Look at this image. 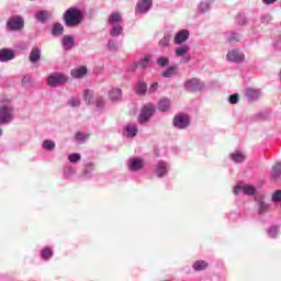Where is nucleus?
Listing matches in <instances>:
<instances>
[{
    "mask_svg": "<svg viewBox=\"0 0 281 281\" xmlns=\"http://www.w3.org/2000/svg\"><path fill=\"white\" fill-rule=\"evenodd\" d=\"M228 43H240L243 41V35L240 33L233 32L227 37Z\"/></svg>",
    "mask_w": 281,
    "mask_h": 281,
    "instance_id": "nucleus-32",
    "label": "nucleus"
},
{
    "mask_svg": "<svg viewBox=\"0 0 281 281\" xmlns=\"http://www.w3.org/2000/svg\"><path fill=\"white\" fill-rule=\"evenodd\" d=\"M105 104H106V100H104V98L102 97L97 98V101H95L97 109H104Z\"/></svg>",
    "mask_w": 281,
    "mask_h": 281,
    "instance_id": "nucleus-50",
    "label": "nucleus"
},
{
    "mask_svg": "<svg viewBox=\"0 0 281 281\" xmlns=\"http://www.w3.org/2000/svg\"><path fill=\"white\" fill-rule=\"evenodd\" d=\"M15 56L14 50L10 48L0 49V63H10V60H14Z\"/></svg>",
    "mask_w": 281,
    "mask_h": 281,
    "instance_id": "nucleus-15",
    "label": "nucleus"
},
{
    "mask_svg": "<svg viewBox=\"0 0 281 281\" xmlns=\"http://www.w3.org/2000/svg\"><path fill=\"white\" fill-rule=\"evenodd\" d=\"M35 19L40 23H47V21L49 19V11H47V10L37 11L35 13Z\"/></svg>",
    "mask_w": 281,
    "mask_h": 281,
    "instance_id": "nucleus-25",
    "label": "nucleus"
},
{
    "mask_svg": "<svg viewBox=\"0 0 281 281\" xmlns=\"http://www.w3.org/2000/svg\"><path fill=\"white\" fill-rule=\"evenodd\" d=\"M159 89V83L158 82H154L151 83V86L147 89V93L153 94V93H157V90Z\"/></svg>",
    "mask_w": 281,
    "mask_h": 281,
    "instance_id": "nucleus-52",
    "label": "nucleus"
},
{
    "mask_svg": "<svg viewBox=\"0 0 281 281\" xmlns=\"http://www.w3.org/2000/svg\"><path fill=\"white\" fill-rule=\"evenodd\" d=\"M42 148L44 150H47L48 153H52V150H54V148H56V142H54L52 139H45L42 144Z\"/></svg>",
    "mask_w": 281,
    "mask_h": 281,
    "instance_id": "nucleus-28",
    "label": "nucleus"
},
{
    "mask_svg": "<svg viewBox=\"0 0 281 281\" xmlns=\"http://www.w3.org/2000/svg\"><path fill=\"white\" fill-rule=\"evenodd\" d=\"M69 106L72 108H78L80 106V98L78 97H72L69 101H68Z\"/></svg>",
    "mask_w": 281,
    "mask_h": 281,
    "instance_id": "nucleus-47",
    "label": "nucleus"
},
{
    "mask_svg": "<svg viewBox=\"0 0 281 281\" xmlns=\"http://www.w3.org/2000/svg\"><path fill=\"white\" fill-rule=\"evenodd\" d=\"M93 170H95V165H93V162H89L86 165L85 169H83V176L86 177V179H90L91 172H93Z\"/></svg>",
    "mask_w": 281,
    "mask_h": 281,
    "instance_id": "nucleus-33",
    "label": "nucleus"
},
{
    "mask_svg": "<svg viewBox=\"0 0 281 281\" xmlns=\"http://www.w3.org/2000/svg\"><path fill=\"white\" fill-rule=\"evenodd\" d=\"M108 47L110 52H117L120 49V45L117 44V40H110L108 43Z\"/></svg>",
    "mask_w": 281,
    "mask_h": 281,
    "instance_id": "nucleus-42",
    "label": "nucleus"
},
{
    "mask_svg": "<svg viewBox=\"0 0 281 281\" xmlns=\"http://www.w3.org/2000/svg\"><path fill=\"white\" fill-rule=\"evenodd\" d=\"M83 100H85V102H87V104H91V102L93 100V91L86 90L83 92Z\"/></svg>",
    "mask_w": 281,
    "mask_h": 281,
    "instance_id": "nucleus-43",
    "label": "nucleus"
},
{
    "mask_svg": "<svg viewBox=\"0 0 281 281\" xmlns=\"http://www.w3.org/2000/svg\"><path fill=\"white\" fill-rule=\"evenodd\" d=\"M64 175L67 178L74 177V175H76V169H74V167H71V166H66L64 168Z\"/></svg>",
    "mask_w": 281,
    "mask_h": 281,
    "instance_id": "nucleus-45",
    "label": "nucleus"
},
{
    "mask_svg": "<svg viewBox=\"0 0 281 281\" xmlns=\"http://www.w3.org/2000/svg\"><path fill=\"white\" fill-rule=\"evenodd\" d=\"M155 115V105L153 103H148L147 105L143 106L140 113L137 117L138 123L146 124L150 121V117Z\"/></svg>",
    "mask_w": 281,
    "mask_h": 281,
    "instance_id": "nucleus-6",
    "label": "nucleus"
},
{
    "mask_svg": "<svg viewBox=\"0 0 281 281\" xmlns=\"http://www.w3.org/2000/svg\"><path fill=\"white\" fill-rule=\"evenodd\" d=\"M81 156L80 154H70L68 156V160L70 161V164H78V161H80Z\"/></svg>",
    "mask_w": 281,
    "mask_h": 281,
    "instance_id": "nucleus-48",
    "label": "nucleus"
},
{
    "mask_svg": "<svg viewBox=\"0 0 281 281\" xmlns=\"http://www.w3.org/2000/svg\"><path fill=\"white\" fill-rule=\"evenodd\" d=\"M272 203H280L281 201V190H277L271 198Z\"/></svg>",
    "mask_w": 281,
    "mask_h": 281,
    "instance_id": "nucleus-51",
    "label": "nucleus"
},
{
    "mask_svg": "<svg viewBox=\"0 0 281 281\" xmlns=\"http://www.w3.org/2000/svg\"><path fill=\"white\" fill-rule=\"evenodd\" d=\"M235 23L236 25H240V26L247 25V16H245V14L243 13L237 14L235 18Z\"/></svg>",
    "mask_w": 281,
    "mask_h": 281,
    "instance_id": "nucleus-37",
    "label": "nucleus"
},
{
    "mask_svg": "<svg viewBox=\"0 0 281 281\" xmlns=\"http://www.w3.org/2000/svg\"><path fill=\"white\" fill-rule=\"evenodd\" d=\"M83 14L78 8H69L64 13V21L67 27H76L82 23Z\"/></svg>",
    "mask_w": 281,
    "mask_h": 281,
    "instance_id": "nucleus-2",
    "label": "nucleus"
},
{
    "mask_svg": "<svg viewBox=\"0 0 281 281\" xmlns=\"http://www.w3.org/2000/svg\"><path fill=\"white\" fill-rule=\"evenodd\" d=\"M108 25L110 26V36H112V38H117V36H122L124 33L122 15L119 12H114L110 15Z\"/></svg>",
    "mask_w": 281,
    "mask_h": 281,
    "instance_id": "nucleus-1",
    "label": "nucleus"
},
{
    "mask_svg": "<svg viewBox=\"0 0 281 281\" xmlns=\"http://www.w3.org/2000/svg\"><path fill=\"white\" fill-rule=\"evenodd\" d=\"M269 238H277L278 237V226H271L268 231Z\"/></svg>",
    "mask_w": 281,
    "mask_h": 281,
    "instance_id": "nucleus-49",
    "label": "nucleus"
},
{
    "mask_svg": "<svg viewBox=\"0 0 281 281\" xmlns=\"http://www.w3.org/2000/svg\"><path fill=\"white\" fill-rule=\"evenodd\" d=\"M72 78H85L87 76V66H78L70 71Z\"/></svg>",
    "mask_w": 281,
    "mask_h": 281,
    "instance_id": "nucleus-23",
    "label": "nucleus"
},
{
    "mask_svg": "<svg viewBox=\"0 0 281 281\" xmlns=\"http://www.w3.org/2000/svg\"><path fill=\"white\" fill-rule=\"evenodd\" d=\"M76 41L74 40V37L71 35H65L61 38V45L64 47V49H66V52H69V49H71L75 45Z\"/></svg>",
    "mask_w": 281,
    "mask_h": 281,
    "instance_id": "nucleus-22",
    "label": "nucleus"
},
{
    "mask_svg": "<svg viewBox=\"0 0 281 281\" xmlns=\"http://www.w3.org/2000/svg\"><path fill=\"white\" fill-rule=\"evenodd\" d=\"M188 52H190V46L182 45L180 47H177L175 49L176 56L180 57L183 65H188L190 63V59L192 58L190 55H188Z\"/></svg>",
    "mask_w": 281,
    "mask_h": 281,
    "instance_id": "nucleus-10",
    "label": "nucleus"
},
{
    "mask_svg": "<svg viewBox=\"0 0 281 281\" xmlns=\"http://www.w3.org/2000/svg\"><path fill=\"white\" fill-rule=\"evenodd\" d=\"M272 21H273V18L269 13L260 15V22L263 25H269V23H271Z\"/></svg>",
    "mask_w": 281,
    "mask_h": 281,
    "instance_id": "nucleus-41",
    "label": "nucleus"
},
{
    "mask_svg": "<svg viewBox=\"0 0 281 281\" xmlns=\"http://www.w3.org/2000/svg\"><path fill=\"white\" fill-rule=\"evenodd\" d=\"M67 80H68L67 76L55 72L48 77L47 83H48V87H58L60 85H65Z\"/></svg>",
    "mask_w": 281,
    "mask_h": 281,
    "instance_id": "nucleus-9",
    "label": "nucleus"
},
{
    "mask_svg": "<svg viewBox=\"0 0 281 281\" xmlns=\"http://www.w3.org/2000/svg\"><path fill=\"white\" fill-rule=\"evenodd\" d=\"M150 8H153V0H138L136 4V12L139 14H146Z\"/></svg>",
    "mask_w": 281,
    "mask_h": 281,
    "instance_id": "nucleus-13",
    "label": "nucleus"
},
{
    "mask_svg": "<svg viewBox=\"0 0 281 281\" xmlns=\"http://www.w3.org/2000/svg\"><path fill=\"white\" fill-rule=\"evenodd\" d=\"M212 7L210 5V1H202L199 5V10L202 14H205V12H210V9Z\"/></svg>",
    "mask_w": 281,
    "mask_h": 281,
    "instance_id": "nucleus-38",
    "label": "nucleus"
},
{
    "mask_svg": "<svg viewBox=\"0 0 281 281\" xmlns=\"http://www.w3.org/2000/svg\"><path fill=\"white\" fill-rule=\"evenodd\" d=\"M3 135V130L0 127V137Z\"/></svg>",
    "mask_w": 281,
    "mask_h": 281,
    "instance_id": "nucleus-56",
    "label": "nucleus"
},
{
    "mask_svg": "<svg viewBox=\"0 0 281 281\" xmlns=\"http://www.w3.org/2000/svg\"><path fill=\"white\" fill-rule=\"evenodd\" d=\"M172 38V35L170 33H165L164 37L159 41V47L162 49L165 47H168L170 45V40Z\"/></svg>",
    "mask_w": 281,
    "mask_h": 281,
    "instance_id": "nucleus-31",
    "label": "nucleus"
},
{
    "mask_svg": "<svg viewBox=\"0 0 281 281\" xmlns=\"http://www.w3.org/2000/svg\"><path fill=\"white\" fill-rule=\"evenodd\" d=\"M157 65L158 67H168V65H170V59H168L166 56H160L157 59Z\"/></svg>",
    "mask_w": 281,
    "mask_h": 281,
    "instance_id": "nucleus-39",
    "label": "nucleus"
},
{
    "mask_svg": "<svg viewBox=\"0 0 281 281\" xmlns=\"http://www.w3.org/2000/svg\"><path fill=\"white\" fill-rule=\"evenodd\" d=\"M149 64H150V57L146 56L145 58L138 61L137 67H140V69H146V67H148Z\"/></svg>",
    "mask_w": 281,
    "mask_h": 281,
    "instance_id": "nucleus-44",
    "label": "nucleus"
},
{
    "mask_svg": "<svg viewBox=\"0 0 281 281\" xmlns=\"http://www.w3.org/2000/svg\"><path fill=\"white\" fill-rule=\"evenodd\" d=\"M108 98L111 102H122V89L120 88H112L108 92Z\"/></svg>",
    "mask_w": 281,
    "mask_h": 281,
    "instance_id": "nucleus-18",
    "label": "nucleus"
},
{
    "mask_svg": "<svg viewBox=\"0 0 281 281\" xmlns=\"http://www.w3.org/2000/svg\"><path fill=\"white\" fill-rule=\"evenodd\" d=\"M245 95L248 102H257V100H260V95H262V92H260L259 89L247 88L245 91Z\"/></svg>",
    "mask_w": 281,
    "mask_h": 281,
    "instance_id": "nucleus-16",
    "label": "nucleus"
},
{
    "mask_svg": "<svg viewBox=\"0 0 281 281\" xmlns=\"http://www.w3.org/2000/svg\"><path fill=\"white\" fill-rule=\"evenodd\" d=\"M86 139H89L88 134L77 132V134L75 135V140L77 142V144H85Z\"/></svg>",
    "mask_w": 281,
    "mask_h": 281,
    "instance_id": "nucleus-36",
    "label": "nucleus"
},
{
    "mask_svg": "<svg viewBox=\"0 0 281 281\" xmlns=\"http://www.w3.org/2000/svg\"><path fill=\"white\" fill-rule=\"evenodd\" d=\"M135 91L138 95H146V92H148V86L145 81H140L137 83Z\"/></svg>",
    "mask_w": 281,
    "mask_h": 281,
    "instance_id": "nucleus-27",
    "label": "nucleus"
},
{
    "mask_svg": "<svg viewBox=\"0 0 281 281\" xmlns=\"http://www.w3.org/2000/svg\"><path fill=\"white\" fill-rule=\"evenodd\" d=\"M14 122V106L3 104L0 105V126H8Z\"/></svg>",
    "mask_w": 281,
    "mask_h": 281,
    "instance_id": "nucleus-3",
    "label": "nucleus"
},
{
    "mask_svg": "<svg viewBox=\"0 0 281 281\" xmlns=\"http://www.w3.org/2000/svg\"><path fill=\"white\" fill-rule=\"evenodd\" d=\"M269 211V204H267L265 201L259 200L258 201V214L260 216L267 214V212Z\"/></svg>",
    "mask_w": 281,
    "mask_h": 281,
    "instance_id": "nucleus-30",
    "label": "nucleus"
},
{
    "mask_svg": "<svg viewBox=\"0 0 281 281\" xmlns=\"http://www.w3.org/2000/svg\"><path fill=\"white\" fill-rule=\"evenodd\" d=\"M25 27V19L13 15L7 21V32H21Z\"/></svg>",
    "mask_w": 281,
    "mask_h": 281,
    "instance_id": "nucleus-4",
    "label": "nucleus"
},
{
    "mask_svg": "<svg viewBox=\"0 0 281 281\" xmlns=\"http://www.w3.org/2000/svg\"><path fill=\"white\" fill-rule=\"evenodd\" d=\"M42 54L43 52L41 50V47L33 46L29 54V61L32 65H36V63H40Z\"/></svg>",
    "mask_w": 281,
    "mask_h": 281,
    "instance_id": "nucleus-14",
    "label": "nucleus"
},
{
    "mask_svg": "<svg viewBox=\"0 0 281 281\" xmlns=\"http://www.w3.org/2000/svg\"><path fill=\"white\" fill-rule=\"evenodd\" d=\"M226 58L228 63H243L245 60V54L238 49H232L227 53Z\"/></svg>",
    "mask_w": 281,
    "mask_h": 281,
    "instance_id": "nucleus-12",
    "label": "nucleus"
},
{
    "mask_svg": "<svg viewBox=\"0 0 281 281\" xmlns=\"http://www.w3.org/2000/svg\"><path fill=\"white\" fill-rule=\"evenodd\" d=\"M32 76L26 75L22 78V85L27 87V85H32Z\"/></svg>",
    "mask_w": 281,
    "mask_h": 281,
    "instance_id": "nucleus-53",
    "label": "nucleus"
},
{
    "mask_svg": "<svg viewBox=\"0 0 281 281\" xmlns=\"http://www.w3.org/2000/svg\"><path fill=\"white\" fill-rule=\"evenodd\" d=\"M231 159L234 164H243V161H245V156L241 151H235L231 154Z\"/></svg>",
    "mask_w": 281,
    "mask_h": 281,
    "instance_id": "nucleus-29",
    "label": "nucleus"
},
{
    "mask_svg": "<svg viewBox=\"0 0 281 281\" xmlns=\"http://www.w3.org/2000/svg\"><path fill=\"white\" fill-rule=\"evenodd\" d=\"M190 38V32L188 30H181L179 31L175 36V43L176 45H181L186 43Z\"/></svg>",
    "mask_w": 281,
    "mask_h": 281,
    "instance_id": "nucleus-19",
    "label": "nucleus"
},
{
    "mask_svg": "<svg viewBox=\"0 0 281 281\" xmlns=\"http://www.w3.org/2000/svg\"><path fill=\"white\" fill-rule=\"evenodd\" d=\"M172 124L175 128L183 131L190 126V116L183 113L176 114L172 120Z\"/></svg>",
    "mask_w": 281,
    "mask_h": 281,
    "instance_id": "nucleus-7",
    "label": "nucleus"
},
{
    "mask_svg": "<svg viewBox=\"0 0 281 281\" xmlns=\"http://www.w3.org/2000/svg\"><path fill=\"white\" fill-rule=\"evenodd\" d=\"M177 74V66H170L162 72V78H172Z\"/></svg>",
    "mask_w": 281,
    "mask_h": 281,
    "instance_id": "nucleus-34",
    "label": "nucleus"
},
{
    "mask_svg": "<svg viewBox=\"0 0 281 281\" xmlns=\"http://www.w3.org/2000/svg\"><path fill=\"white\" fill-rule=\"evenodd\" d=\"M18 47H19V49H27V45L25 44V43H20L19 45H18Z\"/></svg>",
    "mask_w": 281,
    "mask_h": 281,
    "instance_id": "nucleus-54",
    "label": "nucleus"
},
{
    "mask_svg": "<svg viewBox=\"0 0 281 281\" xmlns=\"http://www.w3.org/2000/svg\"><path fill=\"white\" fill-rule=\"evenodd\" d=\"M183 88L186 89V91L190 92L203 91V89H205V83L199 78H191L184 81Z\"/></svg>",
    "mask_w": 281,
    "mask_h": 281,
    "instance_id": "nucleus-5",
    "label": "nucleus"
},
{
    "mask_svg": "<svg viewBox=\"0 0 281 281\" xmlns=\"http://www.w3.org/2000/svg\"><path fill=\"white\" fill-rule=\"evenodd\" d=\"M146 162L139 157H134L130 159L128 169L131 172H138V170H144Z\"/></svg>",
    "mask_w": 281,
    "mask_h": 281,
    "instance_id": "nucleus-11",
    "label": "nucleus"
},
{
    "mask_svg": "<svg viewBox=\"0 0 281 281\" xmlns=\"http://www.w3.org/2000/svg\"><path fill=\"white\" fill-rule=\"evenodd\" d=\"M64 32H65V26H63V24L60 23L53 24L52 36H55V37L63 36Z\"/></svg>",
    "mask_w": 281,
    "mask_h": 281,
    "instance_id": "nucleus-26",
    "label": "nucleus"
},
{
    "mask_svg": "<svg viewBox=\"0 0 281 281\" xmlns=\"http://www.w3.org/2000/svg\"><path fill=\"white\" fill-rule=\"evenodd\" d=\"M168 175V164L159 161L156 166V176L161 179Z\"/></svg>",
    "mask_w": 281,
    "mask_h": 281,
    "instance_id": "nucleus-20",
    "label": "nucleus"
},
{
    "mask_svg": "<svg viewBox=\"0 0 281 281\" xmlns=\"http://www.w3.org/2000/svg\"><path fill=\"white\" fill-rule=\"evenodd\" d=\"M125 137L133 138L137 137V133H139V128L135 124H127L123 127Z\"/></svg>",
    "mask_w": 281,
    "mask_h": 281,
    "instance_id": "nucleus-17",
    "label": "nucleus"
},
{
    "mask_svg": "<svg viewBox=\"0 0 281 281\" xmlns=\"http://www.w3.org/2000/svg\"><path fill=\"white\" fill-rule=\"evenodd\" d=\"M271 178L278 181L281 178V161H277L271 169Z\"/></svg>",
    "mask_w": 281,
    "mask_h": 281,
    "instance_id": "nucleus-24",
    "label": "nucleus"
},
{
    "mask_svg": "<svg viewBox=\"0 0 281 281\" xmlns=\"http://www.w3.org/2000/svg\"><path fill=\"white\" fill-rule=\"evenodd\" d=\"M266 5H271V3H276L277 0H262Z\"/></svg>",
    "mask_w": 281,
    "mask_h": 281,
    "instance_id": "nucleus-55",
    "label": "nucleus"
},
{
    "mask_svg": "<svg viewBox=\"0 0 281 281\" xmlns=\"http://www.w3.org/2000/svg\"><path fill=\"white\" fill-rule=\"evenodd\" d=\"M193 269L194 271H205V269H207V262L199 260L193 263Z\"/></svg>",
    "mask_w": 281,
    "mask_h": 281,
    "instance_id": "nucleus-35",
    "label": "nucleus"
},
{
    "mask_svg": "<svg viewBox=\"0 0 281 281\" xmlns=\"http://www.w3.org/2000/svg\"><path fill=\"white\" fill-rule=\"evenodd\" d=\"M239 101H240V95L238 93L231 94L228 97L229 104H238Z\"/></svg>",
    "mask_w": 281,
    "mask_h": 281,
    "instance_id": "nucleus-46",
    "label": "nucleus"
},
{
    "mask_svg": "<svg viewBox=\"0 0 281 281\" xmlns=\"http://www.w3.org/2000/svg\"><path fill=\"white\" fill-rule=\"evenodd\" d=\"M171 104H172V101H170V99L162 98L158 102V111L166 113V112L170 111Z\"/></svg>",
    "mask_w": 281,
    "mask_h": 281,
    "instance_id": "nucleus-21",
    "label": "nucleus"
},
{
    "mask_svg": "<svg viewBox=\"0 0 281 281\" xmlns=\"http://www.w3.org/2000/svg\"><path fill=\"white\" fill-rule=\"evenodd\" d=\"M235 195L240 194L243 192L247 196H254L256 194V188L249 184H244L243 182L237 183V186L233 190Z\"/></svg>",
    "mask_w": 281,
    "mask_h": 281,
    "instance_id": "nucleus-8",
    "label": "nucleus"
},
{
    "mask_svg": "<svg viewBox=\"0 0 281 281\" xmlns=\"http://www.w3.org/2000/svg\"><path fill=\"white\" fill-rule=\"evenodd\" d=\"M52 256H54V251L52 250V248L46 247L42 250V258L44 260H49Z\"/></svg>",
    "mask_w": 281,
    "mask_h": 281,
    "instance_id": "nucleus-40",
    "label": "nucleus"
}]
</instances>
